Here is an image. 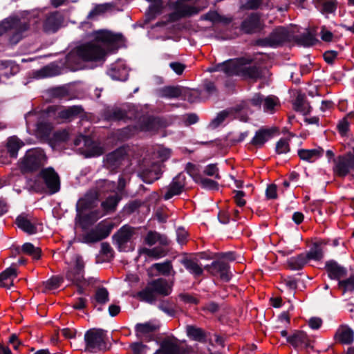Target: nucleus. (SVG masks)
<instances>
[{
	"instance_id": "1a4fd4ad",
	"label": "nucleus",
	"mask_w": 354,
	"mask_h": 354,
	"mask_svg": "<svg viewBox=\"0 0 354 354\" xmlns=\"http://www.w3.org/2000/svg\"><path fill=\"white\" fill-rule=\"evenodd\" d=\"M291 35L287 28L278 27L275 28L268 37L256 41V44L260 46L275 47L290 41Z\"/></svg>"
},
{
	"instance_id": "37998d69",
	"label": "nucleus",
	"mask_w": 354,
	"mask_h": 354,
	"mask_svg": "<svg viewBox=\"0 0 354 354\" xmlns=\"http://www.w3.org/2000/svg\"><path fill=\"white\" fill-rule=\"evenodd\" d=\"M176 8L183 18L189 17L200 12V8L185 3H178Z\"/></svg>"
},
{
	"instance_id": "bf43d9fd",
	"label": "nucleus",
	"mask_w": 354,
	"mask_h": 354,
	"mask_svg": "<svg viewBox=\"0 0 354 354\" xmlns=\"http://www.w3.org/2000/svg\"><path fill=\"white\" fill-rule=\"evenodd\" d=\"M339 288L342 289L343 292L354 290V275H351L346 280L339 281L338 283Z\"/></svg>"
},
{
	"instance_id": "39448f33",
	"label": "nucleus",
	"mask_w": 354,
	"mask_h": 354,
	"mask_svg": "<svg viewBox=\"0 0 354 354\" xmlns=\"http://www.w3.org/2000/svg\"><path fill=\"white\" fill-rule=\"evenodd\" d=\"M47 157L44 150L35 148L28 150L19 160L17 167L24 175L36 173L43 168L46 162Z\"/></svg>"
},
{
	"instance_id": "864d4df0",
	"label": "nucleus",
	"mask_w": 354,
	"mask_h": 354,
	"mask_svg": "<svg viewBox=\"0 0 354 354\" xmlns=\"http://www.w3.org/2000/svg\"><path fill=\"white\" fill-rule=\"evenodd\" d=\"M79 59H81L77 53V47L70 52L66 57L65 64L67 67L72 70L77 69V66L79 64Z\"/></svg>"
},
{
	"instance_id": "f704fd0d",
	"label": "nucleus",
	"mask_w": 354,
	"mask_h": 354,
	"mask_svg": "<svg viewBox=\"0 0 354 354\" xmlns=\"http://www.w3.org/2000/svg\"><path fill=\"white\" fill-rule=\"evenodd\" d=\"M121 200V196H120L118 194H115L113 196H109L107 197L105 201H104L101 206L103 210L106 213L115 212L116 207Z\"/></svg>"
},
{
	"instance_id": "72a5a7b5",
	"label": "nucleus",
	"mask_w": 354,
	"mask_h": 354,
	"mask_svg": "<svg viewBox=\"0 0 354 354\" xmlns=\"http://www.w3.org/2000/svg\"><path fill=\"white\" fill-rule=\"evenodd\" d=\"M151 3L147 12V16L149 20L154 19L157 15H160L164 9V3L162 0H149Z\"/></svg>"
},
{
	"instance_id": "f257e3e1",
	"label": "nucleus",
	"mask_w": 354,
	"mask_h": 354,
	"mask_svg": "<svg viewBox=\"0 0 354 354\" xmlns=\"http://www.w3.org/2000/svg\"><path fill=\"white\" fill-rule=\"evenodd\" d=\"M266 67L263 66V59L254 62L251 57L232 59L216 64L209 69L210 72L221 71L227 76H240L256 82L263 77Z\"/></svg>"
},
{
	"instance_id": "09e8293b",
	"label": "nucleus",
	"mask_w": 354,
	"mask_h": 354,
	"mask_svg": "<svg viewBox=\"0 0 354 354\" xmlns=\"http://www.w3.org/2000/svg\"><path fill=\"white\" fill-rule=\"evenodd\" d=\"M161 94L162 97L177 98L182 95V88L174 86H165L162 88Z\"/></svg>"
},
{
	"instance_id": "f8f14e48",
	"label": "nucleus",
	"mask_w": 354,
	"mask_h": 354,
	"mask_svg": "<svg viewBox=\"0 0 354 354\" xmlns=\"http://www.w3.org/2000/svg\"><path fill=\"white\" fill-rule=\"evenodd\" d=\"M104 118L109 121H124L135 120L136 118V113L124 107L114 106L108 108L104 113Z\"/></svg>"
},
{
	"instance_id": "4c0bfd02",
	"label": "nucleus",
	"mask_w": 354,
	"mask_h": 354,
	"mask_svg": "<svg viewBox=\"0 0 354 354\" xmlns=\"http://www.w3.org/2000/svg\"><path fill=\"white\" fill-rule=\"evenodd\" d=\"M100 217L97 211L91 212L89 214L80 217V225L82 229H87L89 226L94 224Z\"/></svg>"
},
{
	"instance_id": "49530a36",
	"label": "nucleus",
	"mask_w": 354,
	"mask_h": 354,
	"mask_svg": "<svg viewBox=\"0 0 354 354\" xmlns=\"http://www.w3.org/2000/svg\"><path fill=\"white\" fill-rule=\"evenodd\" d=\"M297 44L304 46H313L317 41L315 36L310 32H306L300 36H297L295 39Z\"/></svg>"
},
{
	"instance_id": "6ab92c4d",
	"label": "nucleus",
	"mask_w": 354,
	"mask_h": 354,
	"mask_svg": "<svg viewBox=\"0 0 354 354\" xmlns=\"http://www.w3.org/2000/svg\"><path fill=\"white\" fill-rule=\"evenodd\" d=\"M15 223L19 228L28 234H32L37 232L35 218L33 216L30 214L21 213L17 217Z\"/></svg>"
},
{
	"instance_id": "4d7b16f0",
	"label": "nucleus",
	"mask_w": 354,
	"mask_h": 354,
	"mask_svg": "<svg viewBox=\"0 0 354 354\" xmlns=\"http://www.w3.org/2000/svg\"><path fill=\"white\" fill-rule=\"evenodd\" d=\"M234 113L232 109L224 110L218 113L216 117L211 122V125L214 128L218 127L225 119Z\"/></svg>"
},
{
	"instance_id": "c9c22d12",
	"label": "nucleus",
	"mask_w": 354,
	"mask_h": 354,
	"mask_svg": "<svg viewBox=\"0 0 354 354\" xmlns=\"http://www.w3.org/2000/svg\"><path fill=\"white\" fill-rule=\"evenodd\" d=\"M53 128L50 123L39 122L37 125L35 131L36 136L42 140H46L49 138Z\"/></svg>"
},
{
	"instance_id": "58836bf2",
	"label": "nucleus",
	"mask_w": 354,
	"mask_h": 354,
	"mask_svg": "<svg viewBox=\"0 0 354 354\" xmlns=\"http://www.w3.org/2000/svg\"><path fill=\"white\" fill-rule=\"evenodd\" d=\"M324 150L321 148L314 149H300L298 151L299 157L304 160L312 161L322 155Z\"/></svg>"
},
{
	"instance_id": "c85d7f7f",
	"label": "nucleus",
	"mask_w": 354,
	"mask_h": 354,
	"mask_svg": "<svg viewBox=\"0 0 354 354\" xmlns=\"http://www.w3.org/2000/svg\"><path fill=\"white\" fill-rule=\"evenodd\" d=\"M24 145V143L17 136L10 137L6 142V150L10 158H17L18 151Z\"/></svg>"
},
{
	"instance_id": "9d476101",
	"label": "nucleus",
	"mask_w": 354,
	"mask_h": 354,
	"mask_svg": "<svg viewBox=\"0 0 354 354\" xmlns=\"http://www.w3.org/2000/svg\"><path fill=\"white\" fill-rule=\"evenodd\" d=\"M106 331L100 328H91L87 330L84 335L86 350L95 352L105 347Z\"/></svg>"
},
{
	"instance_id": "7ed1b4c3",
	"label": "nucleus",
	"mask_w": 354,
	"mask_h": 354,
	"mask_svg": "<svg viewBox=\"0 0 354 354\" xmlns=\"http://www.w3.org/2000/svg\"><path fill=\"white\" fill-rule=\"evenodd\" d=\"M173 286V281L169 282L164 278L153 279L147 283L144 289L137 292L136 297L140 301L152 304L156 301L157 296H169L172 292Z\"/></svg>"
},
{
	"instance_id": "8fccbe9b",
	"label": "nucleus",
	"mask_w": 354,
	"mask_h": 354,
	"mask_svg": "<svg viewBox=\"0 0 354 354\" xmlns=\"http://www.w3.org/2000/svg\"><path fill=\"white\" fill-rule=\"evenodd\" d=\"M113 227V224L112 223L102 221L98 223L95 228L98 232L99 236H100L102 240L110 234Z\"/></svg>"
},
{
	"instance_id": "e433bc0d",
	"label": "nucleus",
	"mask_w": 354,
	"mask_h": 354,
	"mask_svg": "<svg viewBox=\"0 0 354 354\" xmlns=\"http://www.w3.org/2000/svg\"><path fill=\"white\" fill-rule=\"evenodd\" d=\"M49 94L52 97L59 100L71 99L70 91L66 86L51 88L49 89Z\"/></svg>"
},
{
	"instance_id": "0e129e2a",
	"label": "nucleus",
	"mask_w": 354,
	"mask_h": 354,
	"mask_svg": "<svg viewBox=\"0 0 354 354\" xmlns=\"http://www.w3.org/2000/svg\"><path fill=\"white\" fill-rule=\"evenodd\" d=\"M84 242L87 243H95L102 240L101 237L99 236L98 232L96 229L94 228L90 230L87 234L84 236Z\"/></svg>"
},
{
	"instance_id": "338daca9",
	"label": "nucleus",
	"mask_w": 354,
	"mask_h": 354,
	"mask_svg": "<svg viewBox=\"0 0 354 354\" xmlns=\"http://www.w3.org/2000/svg\"><path fill=\"white\" fill-rule=\"evenodd\" d=\"M53 139L57 142H66L69 139V131L63 129L55 131L53 133Z\"/></svg>"
},
{
	"instance_id": "a878e982",
	"label": "nucleus",
	"mask_w": 354,
	"mask_h": 354,
	"mask_svg": "<svg viewBox=\"0 0 354 354\" xmlns=\"http://www.w3.org/2000/svg\"><path fill=\"white\" fill-rule=\"evenodd\" d=\"M187 335L192 340L205 343L207 342V333L201 328L194 325H187L186 326Z\"/></svg>"
},
{
	"instance_id": "de8ad7c7",
	"label": "nucleus",
	"mask_w": 354,
	"mask_h": 354,
	"mask_svg": "<svg viewBox=\"0 0 354 354\" xmlns=\"http://www.w3.org/2000/svg\"><path fill=\"white\" fill-rule=\"evenodd\" d=\"M23 253L31 256L34 259L38 260L41 257V250L39 248L35 247L32 243H26L22 245Z\"/></svg>"
},
{
	"instance_id": "a18cd8bd",
	"label": "nucleus",
	"mask_w": 354,
	"mask_h": 354,
	"mask_svg": "<svg viewBox=\"0 0 354 354\" xmlns=\"http://www.w3.org/2000/svg\"><path fill=\"white\" fill-rule=\"evenodd\" d=\"M153 268L161 274L165 276H174L176 272L173 269L171 261H167L164 263H155Z\"/></svg>"
},
{
	"instance_id": "4468645a",
	"label": "nucleus",
	"mask_w": 354,
	"mask_h": 354,
	"mask_svg": "<svg viewBox=\"0 0 354 354\" xmlns=\"http://www.w3.org/2000/svg\"><path fill=\"white\" fill-rule=\"evenodd\" d=\"M334 161V173L339 177H345L349 173L350 169H354V156L351 153L339 156Z\"/></svg>"
},
{
	"instance_id": "3c124183",
	"label": "nucleus",
	"mask_w": 354,
	"mask_h": 354,
	"mask_svg": "<svg viewBox=\"0 0 354 354\" xmlns=\"http://www.w3.org/2000/svg\"><path fill=\"white\" fill-rule=\"evenodd\" d=\"M113 227V224L112 223L102 221L98 223L95 228L98 232L99 236H100L102 240L110 234Z\"/></svg>"
},
{
	"instance_id": "ea45409f",
	"label": "nucleus",
	"mask_w": 354,
	"mask_h": 354,
	"mask_svg": "<svg viewBox=\"0 0 354 354\" xmlns=\"http://www.w3.org/2000/svg\"><path fill=\"white\" fill-rule=\"evenodd\" d=\"M306 263L305 254H300L297 257H292L287 261L288 268L290 270H301Z\"/></svg>"
},
{
	"instance_id": "680f3d73",
	"label": "nucleus",
	"mask_w": 354,
	"mask_h": 354,
	"mask_svg": "<svg viewBox=\"0 0 354 354\" xmlns=\"http://www.w3.org/2000/svg\"><path fill=\"white\" fill-rule=\"evenodd\" d=\"M63 280L62 277H53L44 283L45 288L49 290L56 289L63 282Z\"/></svg>"
},
{
	"instance_id": "5701e85b",
	"label": "nucleus",
	"mask_w": 354,
	"mask_h": 354,
	"mask_svg": "<svg viewBox=\"0 0 354 354\" xmlns=\"http://www.w3.org/2000/svg\"><path fill=\"white\" fill-rule=\"evenodd\" d=\"M145 243L149 246H152L156 243H159L162 246H167L169 245L170 241L167 236L161 234L156 231L150 230L145 237Z\"/></svg>"
},
{
	"instance_id": "2eb2a0df",
	"label": "nucleus",
	"mask_w": 354,
	"mask_h": 354,
	"mask_svg": "<svg viewBox=\"0 0 354 354\" xmlns=\"http://www.w3.org/2000/svg\"><path fill=\"white\" fill-rule=\"evenodd\" d=\"M127 156L126 149L120 147L108 153L104 161V166L111 171H115L122 165Z\"/></svg>"
},
{
	"instance_id": "13d9d810",
	"label": "nucleus",
	"mask_w": 354,
	"mask_h": 354,
	"mask_svg": "<svg viewBox=\"0 0 354 354\" xmlns=\"http://www.w3.org/2000/svg\"><path fill=\"white\" fill-rule=\"evenodd\" d=\"M94 298L97 303L104 304L109 300V292L105 288H100L96 290Z\"/></svg>"
},
{
	"instance_id": "69168bd1",
	"label": "nucleus",
	"mask_w": 354,
	"mask_h": 354,
	"mask_svg": "<svg viewBox=\"0 0 354 354\" xmlns=\"http://www.w3.org/2000/svg\"><path fill=\"white\" fill-rule=\"evenodd\" d=\"M305 257H306L307 262L310 259L319 261L323 257L322 250L316 246L315 248H312L306 254H305Z\"/></svg>"
},
{
	"instance_id": "7c9ffc66",
	"label": "nucleus",
	"mask_w": 354,
	"mask_h": 354,
	"mask_svg": "<svg viewBox=\"0 0 354 354\" xmlns=\"http://www.w3.org/2000/svg\"><path fill=\"white\" fill-rule=\"evenodd\" d=\"M61 23L60 15L58 11L49 13L44 21V26L47 30L55 31Z\"/></svg>"
},
{
	"instance_id": "6e6552de",
	"label": "nucleus",
	"mask_w": 354,
	"mask_h": 354,
	"mask_svg": "<svg viewBox=\"0 0 354 354\" xmlns=\"http://www.w3.org/2000/svg\"><path fill=\"white\" fill-rule=\"evenodd\" d=\"M41 180L50 194H55L60 189V178L53 167L42 168L36 176L35 186L37 180Z\"/></svg>"
},
{
	"instance_id": "774afa93",
	"label": "nucleus",
	"mask_w": 354,
	"mask_h": 354,
	"mask_svg": "<svg viewBox=\"0 0 354 354\" xmlns=\"http://www.w3.org/2000/svg\"><path fill=\"white\" fill-rule=\"evenodd\" d=\"M264 109L266 111H273L275 106L279 103L278 98L275 96H268L264 99Z\"/></svg>"
},
{
	"instance_id": "20e7f679",
	"label": "nucleus",
	"mask_w": 354,
	"mask_h": 354,
	"mask_svg": "<svg viewBox=\"0 0 354 354\" xmlns=\"http://www.w3.org/2000/svg\"><path fill=\"white\" fill-rule=\"evenodd\" d=\"M30 28V19L26 17H13L0 24V36L9 32V42L16 44L24 37Z\"/></svg>"
},
{
	"instance_id": "4be33fe9",
	"label": "nucleus",
	"mask_w": 354,
	"mask_h": 354,
	"mask_svg": "<svg viewBox=\"0 0 354 354\" xmlns=\"http://www.w3.org/2000/svg\"><path fill=\"white\" fill-rule=\"evenodd\" d=\"M135 230L134 227L126 225L113 235V238L120 248H124L126 243L131 240L135 234Z\"/></svg>"
},
{
	"instance_id": "5fc2aeb1",
	"label": "nucleus",
	"mask_w": 354,
	"mask_h": 354,
	"mask_svg": "<svg viewBox=\"0 0 354 354\" xmlns=\"http://www.w3.org/2000/svg\"><path fill=\"white\" fill-rule=\"evenodd\" d=\"M183 263L185 267L196 277L201 276L203 272V268L192 259H184Z\"/></svg>"
},
{
	"instance_id": "f03ea898",
	"label": "nucleus",
	"mask_w": 354,
	"mask_h": 354,
	"mask_svg": "<svg viewBox=\"0 0 354 354\" xmlns=\"http://www.w3.org/2000/svg\"><path fill=\"white\" fill-rule=\"evenodd\" d=\"M123 41L121 34H114L107 30L95 33L94 40L77 47L80 58L84 62H96L104 59L106 49L114 47Z\"/></svg>"
},
{
	"instance_id": "bb28decb",
	"label": "nucleus",
	"mask_w": 354,
	"mask_h": 354,
	"mask_svg": "<svg viewBox=\"0 0 354 354\" xmlns=\"http://www.w3.org/2000/svg\"><path fill=\"white\" fill-rule=\"evenodd\" d=\"M288 342L291 344L294 347L305 346L310 345V339L306 333L301 330H297L295 333L287 338Z\"/></svg>"
},
{
	"instance_id": "412c9836",
	"label": "nucleus",
	"mask_w": 354,
	"mask_h": 354,
	"mask_svg": "<svg viewBox=\"0 0 354 354\" xmlns=\"http://www.w3.org/2000/svg\"><path fill=\"white\" fill-rule=\"evenodd\" d=\"M180 351L178 340L175 337H167L161 342L160 348L154 354H178Z\"/></svg>"
},
{
	"instance_id": "a211bd4d",
	"label": "nucleus",
	"mask_w": 354,
	"mask_h": 354,
	"mask_svg": "<svg viewBox=\"0 0 354 354\" xmlns=\"http://www.w3.org/2000/svg\"><path fill=\"white\" fill-rule=\"evenodd\" d=\"M241 30L245 34H252L262 29L260 17L257 13L250 14L244 19L240 26Z\"/></svg>"
},
{
	"instance_id": "79ce46f5",
	"label": "nucleus",
	"mask_w": 354,
	"mask_h": 354,
	"mask_svg": "<svg viewBox=\"0 0 354 354\" xmlns=\"http://www.w3.org/2000/svg\"><path fill=\"white\" fill-rule=\"evenodd\" d=\"M295 109L297 111L302 112L304 114H307L310 111V106L306 100L304 95L299 93L294 102Z\"/></svg>"
},
{
	"instance_id": "9b49d317",
	"label": "nucleus",
	"mask_w": 354,
	"mask_h": 354,
	"mask_svg": "<svg viewBox=\"0 0 354 354\" xmlns=\"http://www.w3.org/2000/svg\"><path fill=\"white\" fill-rule=\"evenodd\" d=\"M84 262L82 257L77 255L75 266L70 268L66 273V279L77 286L85 285L87 282L84 277Z\"/></svg>"
},
{
	"instance_id": "ddd939ff",
	"label": "nucleus",
	"mask_w": 354,
	"mask_h": 354,
	"mask_svg": "<svg viewBox=\"0 0 354 354\" xmlns=\"http://www.w3.org/2000/svg\"><path fill=\"white\" fill-rule=\"evenodd\" d=\"M138 120L141 131L158 132L167 126V121L158 117L142 115Z\"/></svg>"
},
{
	"instance_id": "c03bdc74",
	"label": "nucleus",
	"mask_w": 354,
	"mask_h": 354,
	"mask_svg": "<svg viewBox=\"0 0 354 354\" xmlns=\"http://www.w3.org/2000/svg\"><path fill=\"white\" fill-rule=\"evenodd\" d=\"M35 74V77L39 78L55 76L59 74V67L55 65H48L37 71Z\"/></svg>"
},
{
	"instance_id": "cd10ccee",
	"label": "nucleus",
	"mask_w": 354,
	"mask_h": 354,
	"mask_svg": "<svg viewBox=\"0 0 354 354\" xmlns=\"http://www.w3.org/2000/svg\"><path fill=\"white\" fill-rule=\"evenodd\" d=\"M159 329V325L153 322H146L143 324H138L136 326V331L139 337H148L154 333Z\"/></svg>"
},
{
	"instance_id": "6e6d98bb",
	"label": "nucleus",
	"mask_w": 354,
	"mask_h": 354,
	"mask_svg": "<svg viewBox=\"0 0 354 354\" xmlns=\"http://www.w3.org/2000/svg\"><path fill=\"white\" fill-rule=\"evenodd\" d=\"M205 19L213 23H222L224 24H229L232 21V18L222 16L216 12L207 13L205 15Z\"/></svg>"
},
{
	"instance_id": "e2e57ef3",
	"label": "nucleus",
	"mask_w": 354,
	"mask_h": 354,
	"mask_svg": "<svg viewBox=\"0 0 354 354\" xmlns=\"http://www.w3.org/2000/svg\"><path fill=\"white\" fill-rule=\"evenodd\" d=\"M186 170L196 183H198L202 177L197 167L191 162L187 164Z\"/></svg>"
},
{
	"instance_id": "f3484780",
	"label": "nucleus",
	"mask_w": 354,
	"mask_h": 354,
	"mask_svg": "<svg viewBox=\"0 0 354 354\" xmlns=\"http://www.w3.org/2000/svg\"><path fill=\"white\" fill-rule=\"evenodd\" d=\"M205 269L212 276H218L224 281L230 279V266L227 262L219 260L214 261L210 265L205 266Z\"/></svg>"
},
{
	"instance_id": "0eeeda50",
	"label": "nucleus",
	"mask_w": 354,
	"mask_h": 354,
	"mask_svg": "<svg viewBox=\"0 0 354 354\" xmlns=\"http://www.w3.org/2000/svg\"><path fill=\"white\" fill-rule=\"evenodd\" d=\"M46 113L57 122L71 121L75 118L84 113V109L81 106H72L64 108L58 105L49 106L46 109Z\"/></svg>"
},
{
	"instance_id": "393cba45",
	"label": "nucleus",
	"mask_w": 354,
	"mask_h": 354,
	"mask_svg": "<svg viewBox=\"0 0 354 354\" xmlns=\"http://www.w3.org/2000/svg\"><path fill=\"white\" fill-rule=\"evenodd\" d=\"M353 331L346 326H342L335 333V339L342 344H350L353 342Z\"/></svg>"
},
{
	"instance_id": "423d86ee",
	"label": "nucleus",
	"mask_w": 354,
	"mask_h": 354,
	"mask_svg": "<svg viewBox=\"0 0 354 354\" xmlns=\"http://www.w3.org/2000/svg\"><path fill=\"white\" fill-rule=\"evenodd\" d=\"M163 165L146 156L138 165V176L146 183L151 184L160 179L162 174Z\"/></svg>"
},
{
	"instance_id": "473e14b6",
	"label": "nucleus",
	"mask_w": 354,
	"mask_h": 354,
	"mask_svg": "<svg viewBox=\"0 0 354 354\" xmlns=\"http://www.w3.org/2000/svg\"><path fill=\"white\" fill-rule=\"evenodd\" d=\"M171 155V151L169 149L158 147L153 149V151L146 155L147 157H150L152 160L158 161L162 163L167 160Z\"/></svg>"
},
{
	"instance_id": "c756f323",
	"label": "nucleus",
	"mask_w": 354,
	"mask_h": 354,
	"mask_svg": "<svg viewBox=\"0 0 354 354\" xmlns=\"http://www.w3.org/2000/svg\"><path fill=\"white\" fill-rule=\"evenodd\" d=\"M17 270L10 267L0 274V287L9 288L13 286V279L17 277Z\"/></svg>"
},
{
	"instance_id": "052dcab7",
	"label": "nucleus",
	"mask_w": 354,
	"mask_h": 354,
	"mask_svg": "<svg viewBox=\"0 0 354 354\" xmlns=\"http://www.w3.org/2000/svg\"><path fill=\"white\" fill-rule=\"evenodd\" d=\"M289 140L281 138L276 144V152L278 154L286 153L290 151Z\"/></svg>"
},
{
	"instance_id": "aec40b11",
	"label": "nucleus",
	"mask_w": 354,
	"mask_h": 354,
	"mask_svg": "<svg viewBox=\"0 0 354 354\" xmlns=\"http://www.w3.org/2000/svg\"><path fill=\"white\" fill-rule=\"evenodd\" d=\"M278 132L279 129L277 127L269 129L261 128L256 132L255 136L251 141V145L256 147H261L269 139Z\"/></svg>"
},
{
	"instance_id": "b1692460",
	"label": "nucleus",
	"mask_w": 354,
	"mask_h": 354,
	"mask_svg": "<svg viewBox=\"0 0 354 354\" xmlns=\"http://www.w3.org/2000/svg\"><path fill=\"white\" fill-rule=\"evenodd\" d=\"M325 268L328 277L332 279L339 280L346 275V269L333 261L327 262Z\"/></svg>"
},
{
	"instance_id": "a19ab883",
	"label": "nucleus",
	"mask_w": 354,
	"mask_h": 354,
	"mask_svg": "<svg viewBox=\"0 0 354 354\" xmlns=\"http://www.w3.org/2000/svg\"><path fill=\"white\" fill-rule=\"evenodd\" d=\"M140 132H141V131L140 129V125L138 120L136 124L129 125L120 129L118 132V136L122 140H127Z\"/></svg>"
},
{
	"instance_id": "603ef678",
	"label": "nucleus",
	"mask_w": 354,
	"mask_h": 354,
	"mask_svg": "<svg viewBox=\"0 0 354 354\" xmlns=\"http://www.w3.org/2000/svg\"><path fill=\"white\" fill-rule=\"evenodd\" d=\"M141 252L154 259L165 257L167 254V251L162 247H155L151 249L144 248Z\"/></svg>"
},
{
	"instance_id": "dca6fc26",
	"label": "nucleus",
	"mask_w": 354,
	"mask_h": 354,
	"mask_svg": "<svg viewBox=\"0 0 354 354\" xmlns=\"http://www.w3.org/2000/svg\"><path fill=\"white\" fill-rule=\"evenodd\" d=\"M186 186V177L183 174H179L174 177L172 181L167 187L162 198L169 200L175 196H178L185 191Z\"/></svg>"
},
{
	"instance_id": "2f4dec72",
	"label": "nucleus",
	"mask_w": 354,
	"mask_h": 354,
	"mask_svg": "<svg viewBox=\"0 0 354 354\" xmlns=\"http://www.w3.org/2000/svg\"><path fill=\"white\" fill-rule=\"evenodd\" d=\"M315 6L322 14H330L337 9V0H316Z\"/></svg>"
}]
</instances>
